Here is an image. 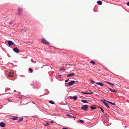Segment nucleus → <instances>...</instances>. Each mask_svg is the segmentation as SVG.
I'll use <instances>...</instances> for the list:
<instances>
[{
    "label": "nucleus",
    "instance_id": "nucleus-1",
    "mask_svg": "<svg viewBox=\"0 0 129 129\" xmlns=\"http://www.w3.org/2000/svg\"><path fill=\"white\" fill-rule=\"evenodd\" d=\"M41 40L42 42L44 44H50V43L44 38L42 39Z\"/></svg>",
    "mask_w": 129,
    "mask_h": 129
},
{
    "label": "nucleus",
    "instance_id": "nucleus-9",
    "mask_svg": "<svg viewBox=\"0 0 129 129\" xmlns=\"http://www.w3.org/2000/svg\"><path fill=\"white\" fill-rule=\"evenodd\" d=\"M9 45L11 46L13 44V42L11 41H9L8 42Z\"/></svg>",
    "mask_w": 129,
    "mask_h": 129
},
{
    "label": "nucleus",
    "instance_id": "nucleus-15",
    "mask_svg": "<svg viewBox=\"0 0 129 129\" xmlns=\"http://www.w3.org/2000/svg\"><path fill=\"white\" fill-rule=\"evenodd\" d=\"M97 4L99 5H101L102 4V2L100 1H97Z\"/></svg>",
    "mask_w": 129,
    "mask_h": 129
},
{
    "label": "nucleus",
    "instance_id": "nucleus-32",
    "mask_svg": "<svg viewBox=\"0 0 129 129\" xmlns=\"http://www.w3.org/2000/svg\"><path fill=\"white\" fill-rule=\"evenodd\" d=\"M66 115L68 116H71H71H72L70 114H67Z\"/></svg>",
    "mask_w": 129,
    "mask_h": 129
},
{
    "label": "nucleus",
    "instance_id": "nucleus-35",
    "mask_svg": "<svg viewBox=\"0 0 129 129\" xmlns=\"http://www.w3.org/2000/svg\"><path fill=\"white\" fill-rule=\"evenodd\" d=\"M58 76L60 78L61 77V75H58Z\"/></svg>",
    "mask_w": 129,
    "mask_h": 129
},
{
    "label": "nucleus",
    "instance_id": "nucleus-14",
    "mask_svg": "<svg viewBox=\"0 0 129 129\" xmlns=\"http://www.w3.org/2000/svg\"><path fill=\"white\" fill-rule=\"evenodd\" d=\"M14 74L10 72V73L8 75V76L12 77H13Z\"/></svg>",
    "mask_w": 129,
    "mask_h": 129
},
{
    "label": "nucleus",
    "instance_id": "nucleus-3",
    "mask_svg": "<svg viewBox=\"0 0 129 129\" xmlns=\"http://www.w3.org/2000/svg\"><path fill=\"white\" fill-rule=\"evenodd\" d=\"M103 103L105 105H108V101L103 99L102 100Z\"/></svg>",
    "mask_w": 129,
    "mask_h": 129
},
{
    "label": "nucleus",
    "instance_id": "nucleus-33",
    "mask_svg": "<svg viewBox=\"0 0 129 129\" xmlns=\"http://www.w3.org/2000/svg\"><path fill=\"white\" fill-rule=\"evenodd\" d=\"M18 98L20 99H22V97H21V95H19V96L18 97Z\"/></svg>",
    "mask_w": 129,
    "mask_h": 129
},
{
    "label": "nucleus",
    "instance_id": "nucleus-18",
    "mask_svg": "<svg viewBox=\"0 0 129 129\" xmlns=\"http://www.w3.org/2000/svg\"><path fill=\"white\" fill-rule=\"evenodd\" d=\"M49 102L51 104H55L54 102L53 101H52V100H50V101H49Z\"/></svg>",
    "mask_w": 129,
    "mask_h": 129
},
{
    "label": "nucleus",
    "instance_id": "nucleus-4",
    "mask_svg": "<svg viewBox=\"0 0 129 129\" xmlns=\"http://www.w3.org/2000/svg\"><path fill=\"white\" fill-rule=\"evenodd\" d=\"M75 81L74 80L68 83V85L70 86L73 85L75 82Z\"/></svg>",
    "mask_w": 129,
    "mask_h": 129
},
{
    "label": "nucleus",
    "instance_id": "nucleus-16",
    "mask_svg": "<svg viewBox=\"0 0 129 129\" xmlns=\"http://www.w3.org/2000/svg\"><path fill=\"white\" fill-rule=\"evenodd\" d=\"M18 117H15L12 118V120H17L18 119Z\"/></svg>",
    "mask_w": 129,
    "mask_h": 129
},
{
    "label": "nucleus",
    "instance_id": "nucleus-13",
    "mask_svg": "<svg viewBox=\"0 0 129 129\" xmlns=\"http://www.w3.org/2000/svg\"><path fill=\"white\" fill-rule=\"evenodd\" d=\"M35 86H36V87H35V88H36V89H38V88H39L41 86L38 83H36V85Z\"/></svg>",
    "mask_w": 129,
    "mask_h": 129
},
{
    "label": "nucleus",
    "instance_id": "nucleus-12",
    "mask_svg": "<svg viewBox=\"0 0 129 129\" xmlns=\"http://www.w3.org/2000/svg\"><path fill=\"white\" fill-rule=\"evenodd\" d=\"M75 74L74 73H72L67 75V76L68 77H70L72 76H73Z\"/></svg>",
    "mask_w": 129,
    "mask_h": 129
},
{
    "label": "nucleus",
    "instance_id": "nucleus-8",
    "mask_svg": "<svg viewBox=\"0 0 129 129\" xmlns=\"http://www.w3.org/2000/svg\"><path fill=\"white\" fill-rule=\"evenodd\" d=\"M13 50L14 52L16 53H18L19 51V49L17 48H14L13 49Z\"/></svg>",
    "mask_w": 129,
    "mask_h": 129
},
{
    "label": "nucleus",
    "instance_id": "nucleus-31",
    "mask_svg": "<svg viewBox=\"0 0 129 129\" xmlns=\"http://www.w3.org/2000/svg\"><path fill=\"white\" fill-rule=\"evenodd\" d=\"M65 69L63 68H61L60 69V71H61V70H64Z\"/></svg>",
    "mask_w": 129,
    "mask_h": 129
},
{
    "label": "nucleus",
    "instance_id": "nucleus-23",
    "mask_svg": "<svg viewBox=\"0 0 129 129\" xmlns=\"http://www.w3.org/2000/svg\"><path fill=\"white\" fill-rule=\"evenodd\" d=\"M90 62L92 63L93 64H95V62L93 61H91Z\"/></svg>",
    "mask_w": 129,
    "mask_h": 129
},
{
    "label": "nucleus",
    "instance_id": "nucleus-45",
    "mask_svg": "<svg viewBox=\"0 0 129 129\" xmlns=\"http://www.w3.org/2000/svg\"><path fill=\"white\" fill-rule=\"evenodd\" d=\"M32 59H31V61H32Z\"/></svg>",
    "mask_w": 129,
    "mask_h": 129
},
{
    "label": "nucleus",
    "instance_id": "nucleus-28",
    "mask_svg": "<svg viewBox=\"0 0 129 129\" xmlns=\"http://www.w3.org/2000/svg\"><path fill=\"white\" fill-rule=\"evenodd\" d=\"M78 121H79V122H80L81 123H84V122H83V121L82 120H79Z\"/></svg>",
    "mask_w": 129,
    "mask_h": 129
},
{
    "label": "nucleus",
    "instance_id": "nucleus-22",
    "mask_svg": "<svg viewBox=\"0 0 129 129\" xmlns=\"http://www.w3.org/2000/svg\"><path fill=\"white\" fill-rule=\"evenodd\" d=\"M90 108L92 110H94L96 109V108L95 107L90 106Z\"/></svg>",
    "mask_w": 129,
    "mask_h": 129
},
{
    "label": "nucleus",
    "instance_id": "nucleus-37",
    "mask_svg": "<svg viewBox=\"0 0 129 129\" xmlns=\"http://www.w3.org/2000/svg\"><path fill=\"white\" fill-rule=\"evenodd\" d=\"M65 86L66 87H68V86L69 85H67V84L66 83H65Z\"/></svg>",
    "mask_w": 129,
    "mask_h": 129
},
{
    "label": "nucleus",
    "instance_id": "nucleus-44",
    "mask_svg": "<svg viewBox=\"0 0 129 129\" xmlns=\"http://www.w3.org/2000/svg\"><path fill=\"white\" fill-rule=\"evenodd\" d=\"M18 93L20 94V92H19Z\"/></svg>",
    "mask_w": 129,
    "mask_h": 129
},
{
    "label": "nucleus",
    "instance_id": "nucleus-40",
    "mask_svg": "<svg viewBox=\"0 0 129 129\" xmlns=\"http://www.w3.org/2000/svg\"><path fill=\"white\" fill-rule=\"evenodd\" d=\"M53 121H51V122L52 123H53Z\"/></svg>",
    "mask_w": 129,
    "mask_h": 129
},
{
    "label": "nucleus",
    "instance_id": "nucleus-34",
    "mask_svg": "<svg viewBox=\"0 0 129 129\" xmlns=\"http://www.w3.org/2000/svg\"><path fill=\"white\" fill-rule=\"evenodd\" d=\"M69 80V79H67V80H66L65 81V82H68V81Z\"/></svg>",
    "mask_w": 129,
    "mask_h": 129
},
{
    "label": "nucleus",
    "instance_id": "nucleus-19",
    "mask_svg": "<svg viewBox=\"0 0 129 129\" xmlns=\"http://www.w3.org/2000/svg\"><path fill=\"white\" fill-rule=\"evenodd\" d=\"M106 82L108 84H110L111 85H112L113 86H114V85L113 83H111L109 82H108V81H106Z\"/></svg>",
    "mask_w": 129,
    "mask_h": 129
},
{
    "label": "nucleus",
    "instance_id": "nucleus-26",
    "mask_svg": "<svg viewBox=\"0 0 129 129\" xmlns=\"http://www.w3.org/2000/svg\"><path fill=\"white\" fill-rule=\"evenodd\" d=\"M29 71L31 72H33V70L31 68H30L29 69Z\"/></svg>",
    "mask_w": 129,
    "mask_h": 129
},
{
    "label": "nucleus",
    "instance_id": "nucleus-41",
    "mask_svg": "<svg viewBox=\"0 0 129 129\" xmlns=\"http://www.w3.org/2000/svg\"><path fill=\"white\" fill-rule=\"evenodd\" d=\"M71 117H73V118H75L74 116H71Z\"/></svg>",
    "mask_w": 129,
    "mask_h": 129
},
{
    "label": "nucleus",
    "instance_id": "nucleus-11",
    "mask_svg": "<svg viewBox=\"0 0 129 129\" xmlns=\"http://www.w3.org/2000/svg\"><path fill=\"white\" fill-rule=\"evenodd\" d=\"M96 83L97 84L101 86H103L104 85V84L101 82H96Z\"/></svg>",
    "mask_w": 129,
    "mask_h": 129
},
{
    "label": "nucleus",
    "instance_id": "nucleus-21",
    "mask_svg": "<svg viewBox=\"0 0 129 129\" xmlns=\"http://www.w3.org/2000/svg\"><path fill=\"white\" fill-rule=\"evenodd\" d=\"M44 125L45 126H48L49 125V123L48 122H47L46 124H44Z\"/></svg>",
    "mask_w": 129,
    "mask_h": 129
},
{
    "label": "nucleus",
    "instance_id": "nucleus-6",
    "mask_svg": "<svg viewBox=\"0 0 129 129\" xmlns=\"http://www.w3.org/2000/svg\"><path fill=\"white\" fill-rule=\"evenodd\" d=\"M22 9L20 8H18V14L19 15H20L22 14Z\"/></svg>",
    "mask_w": 129,
    "mask_h": 129
},
{
    "label": "nucleus",
    "instance_id": "nucleus-24",
    "mask_svg": "<svg viewBox=\"0 0 129 129\" xmlns=\"http://www.w3.org/2000/svg\"><path fill=\"white\" fill-rule=\"evenodd\" d=\"M109 103L110 104H111L112 105H116L115 104L112 103L108 101V103Z\"/></svg>",
    "mask_w": 129,
    "mask_h": 129
},
{
    "label": "nucleus",
    "instance_id": "nucleus-42",
    "mask_svg": "<svg viewBox=\"0 0 129 129\" xmlns=\"http://www.w3.org/2000/svg\"><path fill=\"white\" fill-rule=\"evenodd\" d=\"M8 100L9 101H10V102H11V101H12V100H10L9 99H8Z\"/></svg>",
    "mask_w": 129,
    "mask_h": 129
},
{
    "label": "nucleus",
    "instance_id": "nucleus-25",
    "mask_svg": "<svg viewBox=\"0 0 129 129\" xmlns=\"http://www.w3.org/2000/svg\"><path fill=\"white\" fill-rule=\"evenodd\" d=\"M23 119V118H21L19 119L18 121V122H19L21 121H22Z\"/></svg>",
    "mask_w": 129,
    "mask_h": 129
},
{
    "label": "nucleus",
    "instance_id": "nucleus-2",
    "mask_svg": "<svg viewBox=\"0 0 129 129\" xmlns=\"http://www.w3.org/2000/svg\"><path fill=\"white\" fill-rule=\"evenodd\" d=\"M88 108V105H83L81 107V108L82 110H85Z\"/></svg>",
    "mask_w": 129,
    "mask_h": 129
},
{
    "label": "nucleus",
    "instance_id": "nucleus-5",
    "mask_svg": "<svg viewBox=\"0 0 129 129\" xmlns=\"http://www.w3.org/2000/svg\"><path fill=\"white\" fill-rule=\"evenodd\" d=\"M88 91H90V92H82V93L85 94H93V92L90 90H89Z\"/></svg>",
    "mask_w": 129,
    "mask_h": 129
},
{
    "label": "nucleus",
    "instance_id": "nucleus-36",
    "mask_svg": "<svg viewBox=\"0 0 129 129\" xmlns=\"http://www.w3.org/2000/svg\"><path fill=\"white\" fill-rule=\"evenodd\" d=\"M127 5L128 6H129V1L127 3Z\"/></svg>",
    "mask_w": 129,
    "mask_h": 129
},
{
    "label": "nucleus",
    "instance_id": "nucleus-7",
    "mask_svg": "<svg viewBox=\"0 0 129 129\" xmlns=\"http://www.w3.org/2000/svg\"><path fill=\"white\" fill-rule=\"evenodd\" d=\"M6 125L4 122H1L0 123V126L2 127H4Z\"/></svg>",
    "mask_w": 129,
    "mask_h": 129
},
{
    "label": "nucleus",
    "instance_id": "nucleus-27",
    "mask_svg": "<svg viewBox=\"0 0 129 129\" xmlns=\"http://www.w3.org/2000/svg\"><path fill=\"white\" fill-rule=\"evenodd\" d=\"M99 107L100 108V109L101 110V111H102V112L103 113H104V111L103 110L102 108L100 107Z\"/></svg>",
    "mask_w": 129,
    "mask_h": 129
},
{
    "label": "nucleus",
    "instance_id": "nucleus-17",
    "mask_svg": "<svg viewBox=\"0 0 129 129\" xmlns=\"http://www.w3.org/2000/svg\"><path fill=\"white\" fill-rule=\"evenodd\" d=\"M81 101L84 103H88V102L87 101L85 100H81Z\"/></svg>",
    "mask_w": 129,
    "mask_h": 129
},
{
    "label": "nucleus",
    "instance_id": "nucleus-43",
    "mask_svg": "<svg viewBox=\"0 0 129 129\" xmlns=\"http://www.w3.org/2000/svg\"><path fill=\"white\" fill-rule=\"evenodd\" d=\"M14 92H16V90H14Z\"/></svg>",
    "mask_w": 129,
    "mask_h": 129
},
{
    "label": "nucleus",
    "instance_id": "nucleus-30",
    "mask_svg": "<svg viewBox=\"0 0 129 129\" xmlns=\"http://www.w3.org/2000/svg\"><path fill=\"white\" fill-rule=\"evenodd\" d=\"M69 98L70 99H73V96H70L69 97Z\"/></svg>",
    "mask_w": 129,
    "mask_h": 129
},
{
    "label": "nucleus",
    "instance_id": "nucleus-20",
    "mask_svg": "<svg viewBox=\"0 0 129 129\" xmlns=\"http://www.w3.org/2000/svg\"><path fill=\"white\" fill-rule=\"evenodd\" d=\"M77 95H75L73 96V99H74V101H75L77 98Z\"/></svg>",
    "mask_w": 129,
    "mask_h": 129
},
{
    "label": "nucleus",
    "instance_id": "nucleus-39",
    "mask_svg": "<svg viewBox=\"0 0 129 129\" xmlns=\"http://www.w3.org/2000/svg\"><path fill=\"white\" fill-rule=\"evenodd\" d=\"M33 104H36V103H35V102H33Z\"/></svg>",
    "mask_w": 129,
    "mask_h": 129
},
{
    "label": "nucleus",
    "instance_id": "nucleus-10",
    "mask_svg": "<svg viewBox=\"0 0 129 129\" xmlns=\"http://www.w3.org/2000/svg\"><path fill=\"white\" fill-rule=\"evenodd\" d=\"M109 89L110 91L111 92L115 93H116L117 92V91L116 90H113L112 89L110 88H109Z\"/></svg>",
    "mask_w": 129,
    "mask_h": 129
},
{
    "label": "nucleus",
    "instance_id": "nucleus-29",
    "mask_svg": "<svg viewBox=\"0 0 129 129\" xmlns=\"http://www.w3.org/2000/svg\"><path fill=\"white\" fill-rule=\"evenodd\" d=\"M90 80V81H91V83L92 84H94V81H93V80H92L91 79Z\"/></svg>",
    "mask_w": 129,
    "mask_h": 129
},
{
    "label": "nucleus",
    "instance_id": "nucleus-38",
    "mask_svg": "<svg viewBox=\"0 0 129 129\" xmlns=\"http://www.w3.org/2000/svg\"><path fill=\"white\" fill-rule=\"evenodd\" d=\"M106 107L109 108H110V107L109 106V105H106Z\"/></svg>",
    "mask_w": 129,
    "mask_h": 129
},
{
    "label": "nucleus",
    "instance_id": "nucleus-46",
    "mask_svg": "<svg viewBox=\"0 0 129 129\" xmlns=\"http://www.w3.org/2000/svg\"><path fill=\"white\" fill-rule=\"evenodd\" d=\"M10 23L11 24V22H10Z\"/></svg>",
    "mask_w": 129,
    "mask_h": 129
}]
</instances>
